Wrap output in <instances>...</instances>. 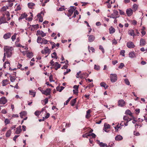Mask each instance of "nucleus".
<instances>
[{"instance_id": "34", "label": "nucleus", "mask_w": 147, "mask_h": 147, "mask_svg": "<svg viewBox=\"0 0 147 147\" xmlns=\"http://www.w3.org/2000/svg\"><path fill=\"white\" fill-rule=\"evenodd\" d=\"M138 8V6L136 4H134L132 6V8L134 9V10L136 11Z\"/></svg>"}, {"instance_id": "9", "label": "nucleus", "mask_w": 147, "mask_h": 147, "mask_svg": "<svg viewBox=\"0 0 147 147\" xmlns=\"http://www.w3.org/2000/svg\"><path fill=\"white\" fill-rule=\"evenodd\" d=\"M41 14H42L43 15H44V13L42 12H41L40 13H38L37 15V16L39 18V22H42L43 21V19L41 16Z\"/></svg>"}, {"instance_id": "4", "label": "nucleus", "mask_w": 147, "mask_h": 147, "mask_svg": "<svg viewBox=\"0 0 147 147\" xmlns=\"http://www.w3.org/2000/svg\"><path fill=\"white\" fill-rule=\"evenodd\" d=\"M51 89L47 88L45 90L42 91V94L45 95L46 96L50 95L51 94Z\"/></svg>"}, {"instance_id": "55", "label": "nucleus", "mask_w": 147, "mask_h": 147, "mask_svg": "<svg viewBox=\"0 0 147 147\" xmlns=\"http://www.w3.org/2000/svg\"><path fill=\"white\" fill-rule=\"evenodd\" d=\"M78 12L77 10H76L74 13V15L72 17V18H75L76 15H77L78 14Z\"/></svg>"}, {"instance_id": "5", "label": "nucleus", "mask_w": 147, "mask_h": 147, "mask_svg": "<svg viewBox=\"0 0 147 147\" xmlns=\"http://www.w3.org/2000/svg\"><path fill=\"white\" fill-rule=\"evenodd\" d=\"M126 13L128 16H130L133 13V10L131 8H128L126 11Z\"/></svg>"}, {"instance_id": "10", "label": "nucleus", "mask_w": 147, "mask_h": 147, "mask_svg": "<svg viewBox=\"0 0 147 147\" xmlns=\"http://www.w3.org/2000/svg\"><path fill=\"white\" fill-rule=\"evenodd\" d=\"M87 36H88V41L90 42H93L95 39V37L93 35H88Z\"/></svg>"}, {"instance_id": "21", "label": "nucleus", "mask_w": 147, "mask_h": 147, "mask_svg": "<svg viewBox=\"0 0 147 147\" xmlns=\"http://www.w3.org/2000/svg\"><path fill=\"white\" fill-rule=\"evenodd\" d=\"M91 112V111L90 109L88 110L86 112V118L88 119L90 117V113Z\"/></svg>"}, {"instance_id": "56", "label": "nucleus", "mask_w": 147, "mask_h": 147, "mask_svg": "<svg viewBox=\"0 0 147 147\" xmlns=\"http://www.w3.org/2000/svg\"><path fill=\"white\" fill-rule=\"evenodd\" d=\"M42 40L43 41V44H46L47 43L48 41L47 40L45 39L44 38H43L42 39Z\"/></svg>"}, {"instance_id": "29", "label": "nucleus", "mask_w": 147, "mask_h": 147, "mask_svg": "<svg viewBox=\"0 0 147 147\" xmlns=\"http://www.w3.org/2000/svg\"><path fill=\"white\" fill-rule=\"evenodd\" d=\"M27 56L28 58H30L33 56V54L32 52H28L27 53Z\"/></svg>"}, {"instance_id": "42", "label": "nucleus", "mask_w": 147, "mask_h": 147, "mask_svg": "<svg viewBox=\"0 0 147 147\" xmlns=\"http://www.w3.org/2000/svg\"><path fill=\"white\" fill-rule=\"evenodd\" d=\"M17 34L16 33H15L14 35L12 36L11 39L13 41H14V40L16 39Z\"/></svg>"}, {"instance_id": "46", "label": "nucleus", "mask_w": 147, "mask_h": 147, "mask_svg": "<svg viewBox=\"0 0 147 147\" xmlns=\"http://www.w3.org/2000/svg\"><path fill=\"white\" fill-rule=\"evenodd\" d=\"M4 16L1 18H0V24H1L2 23H5V22H4V20L5 19L4 18Z\"/></svg>"}, {"instance_id": "19", "label": "nucleus", "mask_w": 147, "mask_h": 147, "mask_svg": "<svg viewBox=\"0 0 147 147\" xmlns=\"http://www.w3.org/2000/svg\"><path fill=\"white\" fill-rule=\"evenodd\" d=\"M15 0H7V2L8 3V6L9 7H11L13 5V2Z\"/></svg>"}, {"instance_id": "23", "label": "nucleus", "mask_w": 147, "mask_h": 147, "mask_svg": "<svg viewBox=\"0 0 147 147\" xmlns=\"http://www.w3.org/2000/svg\"><path fill=\"white\" fill-rule=\"evenodd\" d=\"M45 53L46 54L48 53L49 54L50 53L51 51L48 48V47H45L44 49Z\"/></svg>"}, {"instance_id": "49", "label": "nucleus", "mask_w": 147, "mask_h": 147, "mask_svg": "<svg viewBox=\"0 0 147 147\" xmlns=\"http://www.w3.org/2000/svg\"><path fill=\"white\" fill-rule=\"evenodd\" d=\"M4 122H5V124L6 125H7V124H8L10 123V121L8 119H5Z\"/></svg>"}, {"instance_id": "61", "label": "nucleus", "mask_w": 147, "mask_h": 147, "mask_svg": "<svg viewBox=\"0 0 147 147\" xmlns=\"http://www.w3.org/2000/svg\"><path fill=\"white\" fill-rule=\"evenodd\" d=\"M112 44H113L114 45H116L117 43V40L115 39H114L113 40H112Z\"/></svg>"}, {"instance_id": "15", "label": "nucleus", "mask_w": 147, "mask_h": 147, "mask_svg": "<svg viewBox=\"0 0 147 147\" xmlns=\"http://www.w3.org/2000/svg\"><path fill=\"white\" fill-rule=\"evenodd\" d=\"M21 127L20 125L18 127H17L16 129V131L15 132V134H20L22 131L21 129Z\"/></svg>"}, {"instance_id": "48", "label": "nucleus", "mask_w": 147, "mask_h": 147, "mask_svg": "<svg viewBox=\"0 0 147 147\" xmlns=\"http://www.w3.org/2000/svg\"><path fill=\"white\" fill-rule=\"evenodd\" d=\"M42 38L38 36L37 38V42L38 43H39L42 40Z\"/></svg>"}, {"instance_id": "40", "label": "nucleus", "mask_w": 147, "mask_h": 147, "mask_svg": "<svg viewBox=\"0 0 147 147\" xmlns=\"http://www.w3.org/2000/svg\"><path fill=\"white\" fill-rule=\"evenodd\" d=\"M30 94L31 95H33V97H34L35 96L36 92H33L32 90H29Z\"/></svg>"}, {"instance_id": "37", "label": "nucleus", "mask_w": 147, "mask_h": 147, "mask_svg": "<svg viewBox=\"0 0 147 147\" xmlns=\"http://www.w3.org/2000/svg\"><path fill=\"white\" fill-rule=\"evenodd\" d=\"M55 66H57V68H55V69L56 70H57L59 68L61 67V65L60 64H59L57 62H56L55 63Z\"/></svg>"}, {"instance_id": "60", "label": "nucleus", "mask_w": 147, "mask_h": 147, "mask_svg": "<svg viewBox=\"0 0 147 147\" xmlns=\"http://www.w3.org/2000/svg\"><path fill=\"white\" fill-rule=\"evenodd\" d=\"M89 135H90V136H92L93 138H95L96 136L95 134L93 133H92L91 134H89Z\"/></svg>"}, {"instance_id": "6", "label": "nucleus", "mask_w": 147, "mask_h": 147, "mask_svg": "<svg viewBox=\"0 0 147 147\" xmlns=\"http://www.w3.org/2000/svg\"><path fill=\"white\" fill-rule=\"evenodd\" d=\"M127 46L129 48H133L135 47V45L132 42H129L127 44Z\"/></svg>"}, {"instance_id": "14", "label": "nucleus", "mask_w": 147, "mask_h": 147, "mask_svg": "<svg viewBox=\"0 0 147 147\" xmlns=\"http://www.w3.org/2000/svg\"><path fill=\"white\" fill-rule=\"evenodd\" d=\"M9 80L7 79H4L2 80V85L3 86H5L9 84Z\"/></svg>"}, {"instance_id": "53", "label": "nucleus", "mask_w": 147, "mask_h": 147, "mask_svg": "<svg viewBox=\"0 0 147 147\" xmlns=\"http://www.w3.org/2000/svg\"><path fill=\"white\" fill-rule=\"evenodd\" d=\"M124 66V64L123 63H121L118 67V68L119 69H122Z\"/></svg>"}, {"instance_id": "50", "label": "nucleus", "mask_w": 147, "mask_h": 147, "mask_svg": "<svg viewBox=\"0 0 147 147\" xmlns=\"http://www.w3.org/2000/svg\"><path fill=\"white\" fill-rule=\"evenodd\" d=\"M125 82V84L128 85H129L130 84V82L126 78L124 80Z\"/></svg>"}, {"instance_id": "63", "label": "nucleus", "mask_w": 147, "mask_h": 147, "mask_svg": "<svg viewBox=\"0 0 147 147\" xmlns=\"http://www.w3.org/2000/svg\"><path fill=\"white\" fill-rule=\"evenodd\" d=\"M49 0H46V1H45V2L44 3H42V4H41V5L43 6H44L45 5V3H47V2H49Z\"/></svg>"}, {"instance_id": "51", "label": "nucleus", "mask_w": 147, "mask_h": 147, "mask_svg": "<svg viewBox=\"0 0 147 147\" xmlns=\"http://www.w3.org/2000/svg\"><path fill=\"white\" fill-rule=\"evenodd\" d=\"M99 49H100L101 50L103 53H105L104 49L102 46L100 45L99 46Z\"/></svg>"}, {"instance_id": "3", "label": "nucleus", "mask_w": 147, "mask_h": 147, "mask_svg": "<svg viewBox=\"0 0 147 147\" xmlns=\"http://www.w3.org/2000/svg\"><path fill=\"white\" fill-rule=\"evenodd\" d=\"M110 80L111 82H116L117 79V75L116 74H111L110 75Z\"/></svg>"}, {"instance_id": "13", "label": "nucleus", "mask_w": 147, "mask_h": 147, "mask_svg": "<svg viewBox=\"0 0 147 147\" xmlns=\"http://www.w3.org/2000/svg\"><path fill=\"white\" fill-rule=\"evenodd\" d=\"M129 57L131 58H133L136 57V55L134 51H131L129 53Z\"/></svg>"}, {"instance_id": "33", "label": "nucleus", "mask_w": 147, "mask_h": 147, "mask_svg": "<svg viewBox=\"0 0 147 147\" xmlns=\"http://www.w3.org/2000/svg\"><path fill=\"white\" fill-rule=\"evenodd\" d=\"M11 134V130H9L6 132V133L5 134V136L6 137H9L10 136Z\"/></svg>"}, {"instance_id": "25", "label": "nucleus", "mask_w": 147, "mask_h": 147, "mask_svg": "<svg viewBox=\"0 0 147 147\" xmlns=\"http://www.w3.org/2000/svg\"><path fill=\"white\" fill-rule=\"evenodd\" d=\"M15 6H17V7L15 9V11H17L21 9V7L19 4H18V3H16Z\"/></svg>"}, {"instance_id": "22", "label": "nucleus", "mask_w": 147, "mask_h": 147, "mask_svg": "<svg viewBox=\"0 0 147 147\" xmlns=\"http://www.w3.org/2000/svg\"><path fill=\"white\" fill-rule=\"evenodd\" d=\"M128 34L129 35L131 36H133V37H134L135 36V34L134 33V31L133 30H129L128 31Z\"/></svg>"}, {"instance_id": "16", "label": "nucleus", "mask_w": 147, "mask_h": 147, "mask_svg": "<svg viewBox=\"0 0 147 147\" xmlns=\"http://www.w3.org/2000/svg\"><path fill=\"white\" fill-rule=\"evenodd\" d=\"M125 114L127 115H129V116L131 117H134L132 115V113L129 110L127 109L125 111Z\"/></svg>"}, {"instance_id": "12", "label": "nucleus", "mask_w": 147, "mask_h": 147, "mask_svg": "<svg viewBox=\"0 0 147 147\" xmlns=\"http://www.w3.org/2000/svg\"><path fill=\"white\" fill-rule=\"evenodd\" d=\"M11 36V34L9 32L5 34L3 36V38L5 39L9 38Z\"/></svg>"}, {"instance_id": "31", "label": "nucleus", "mask_w": 147, "mask_h": 147, "mask_svg": "<svg viewBox=\"0 0 147 147\" xmlns=\"http://www.w3.org/2000/svg\"><path fill=\"white\" fill-rule=\"evenodd\" d=\"M75 9L74 7H72L69 9L68 10L69 13L71 15H72L73 13V12L74 11Z\"/></svg>"}, {"instance_id": "59", "label": "nucleus", "mask_w": 147, "mask_h": 147, "mask_svg": "<svg viewBox=\"0 0 147 147\" xmlns=\"http://www.w3.org/2000/svg\"><path fill=\"white\" fill-rule=\"evenodd\" d=\"M34 114L38 116L40 115V113L39 111H36L34 113Z\"/></svg>"}, {"instance_id": "43", "label": "nucleus", "mask_w": 147, "mask_h": 147, "mask_svg": "<svg viewBox=\"0 0 147 147\" xmlns=\"http://www.w3.org/2000/svg\"><path fill=\"white\" fill-rule=\"evenodd\" d=\"M9 77L11 82H13L16 79L15 77L14 76H10Z\"/></svg>"}, {"instance_id": "24", "label": "nucleus", "mask_w": 147, "mask_h": 147, "mask_svg": "<svg viewBox=\"0 0 147 147\" xmlns=\"http://www.w3.org/2000/svg\"><path fill=\"white\" fill-rule=\"evenodd\" d=\"M81 73V71H80L77 74L76 77L77 78H82L84 76H83L82 74H80V76H79V74H80Z\"/></svg>"}, {"instance_id": "45", "label": "nucleus", "mask_w": 147, "mask_h": 147, "mask_svg": "<svg viewBox=\"0 0 147 147\" xmlns=\"http://www.w3.org/2000/svg\"><path fill=\"white\" fill-rule=\"evenodd\" d=\"M110 125L109 124H106V123H105L104 124V128L108 129L110 128Z\"/></svg>"}, {"instance_id": "52", "label": "nucleus", "mask_w": 147, "mask_h": 147, "mask_svg": "<svg viewBox=\"0 0 147 147\" xmlns=\"http://www.w3.org/2000/svg\"><path fill=\"white\" fill-rule=\"evenodd\" d=\"M115 129L116 130V131H118L119 129H121V127L120 126H119V124H118L117 125L116 127H115Z\"/></svg>"}, {"instance_id": "2", "label": "nucleus", "mask_w": 147, "mask_h": 147, "mask_svg": "<svg viewBox=\"0 0 147 147\" xmlns=\"http://www.w3.org/2000/svg\"><path fill=\"white\" fill-rule=\"evenodd\" d=\"M132 117H129L128 115L124 116L123 117V119L124 120L126 121V123H124V125L125 126H127L128 125V122L132 120Z\"/></svg>"}, {"instance_id": "8", "label": "nucleus", "mask_w": 147, "mask_h": 147, "mask_svg": "<svg viewBox=\"0 0 147 147\" xmlns=\"http://www.w3.org/2000/svg\"><path fill=\"white\" fill-rule=\"evenodd\" d=\"M36 35H41L42 37H44L46 36V33H44L42 31L38 30L37 32Z\"/></svg>"}, {"instance_id": "64", "label": "nucleus", "mask_w": 147, "mask_h": 147, "mask_svg": "<svg viewBox=\"0 0 147 147\" xmlns=\"http://www.w3.org/2000/svg\"><path fill=\"white\" fill-rule=\"evenodd\" d=\"M49 79V80L51 82L54 81L53 80V76L52 75H51L50 76Z\"/></svg>"}, {"instance_id": "44", "label": "nucleus", "mask_w": 147, "mask_h": 147, "mask_svg": "<svg viewBox=\"0 0 147 147\" xmlns=\"http://www.w3.org/2000/svg\"><path fill=\"white\" fill-rule=\"evenodd\" d=\"M119 17V16H115V15L113 13L111 14V16H110V17L111 18H113L116 19Z\"/></svg>"}, {"instance_id": "28", "label": "nucleus", "mask_w": 147, "mask_h": 147, "mask_svg": "<svg viewBox=\"0 0 147 147\" xmlns=\"http://www.w3.org/2000/svg\"><path fill=\"white\" fill-rule=\"evenodd\" d=\"M109 33L110 34H113L115 32V30L113 27H111L109 29Z\"/></svg>"}, {"instance_id": "41", "label": "nucleus", "mask_w": 147, "mask_h": 147, "mask_svg": "<svg viewBox=\"0 0 147 147\" xmlns=\"http://www.w3.org/2000/svg\"><path fill=\"white\" fill-rule=\"evenodd\" d=\"M94 69L96 70H99L100 69V67L99 65H94Z\"/></svg>"}, {"instance_id": "1", "label": "nucleus", "mask_w": 147, "mask_h": 147, "mask_svg": "<svg viewBox=\"0 0 147 147\" xmlns=\"http://www.w3.org/2000/svg\"><path fill=\"white\" fill-rule=\"evenodd\" d=\"M5 53L4 54L6 55L7 57L9 58L11 57L12 55V51L13 50L12 47L7 46L5 47L4 48Z\"/></svg>"}, {"instance_id": "27", "label": "nucleus", "mask_w": 147, "mask_h": 147, "mask_svg": "<svg viewBox=\"0 0 147 147\" xmlns=\"http://www.w3.org/2000/svg\"><path fill=\"white\" fill-rule=\"evenodd\" d=\"M145 28L144 26H143L141 29V33L143 36L145 35L146 34V32L145 31Z\"/></svg>"}, {"instance_id": "18", "label": "nucleus", "mask_w": 147, "mask_h": 147, "mask_svg": "<svg viewBox=\"0 0 147 147\" xmlns=\"http://www.w3.org/2000/svg\"><path fill=\"white\" fill-rule=\"evenodd\" d=\"M146 44V41L143 38L141 39L140 41V45L141 46H144Z\"/></svg>"}, {"instance_id": "30", "label": "nucleus", "mask_w": 147, "mask_h": 147, "mask_svg": "<svg viewBox=\"0 0 147 147\" xmlns=\"http://www.w3.org/2000/svg\"><path fill=\"white\" fill-rule=\"evenodd\" d=\"M100 84L101 86L104 87L105 89H107L108 88V86L106 85V84L104 82H101Z\"/></svg>"}, {"instance_id": "7", "label": "nucleus", "mask_w": 147, "mask_h": 147, "mask_svg": "<svg viewBox=\"0 0 147 147\" xmlns=\"http://www.w3.org/2000/svg\"><path fill=\"white\" fill-rule=\"evenodd\" d=\"M7 102V100L5 97H2L0 98V104H5Z\"/></svg>"}, {"instance_id": "54", "label": "nucleus", "mask_w": 147, "mask_h": 147, "mask_svg": "<svg viewBox=\"0 0 147 147\" xmlns=\"http://www.w3.org/2000/svg\"><path fill=\"white\" fill-rule=\"evenodd\" d=\"M113 13L115 15V16H118V12L117 10H113Z\"/></svg>"}, {"instance_id": "58", "label": "nucleus", "mask_w": 147, "mask_h": 147, "mask_svg": "<svg viewBox=\"0 0 147 147\" xmlns=\"http://www.w3.org/2000/svg\"><path fill=\"white\" fill-rule=\"evenodd\" d=\"M89 136H90V135H89V134H85L82 135V137L84 138L86 137L88 138Z\"/></svg>"}, {"instance_id": "11", "label": "nucleus", "mask_w": 147, "mask_h": 147, "mask_svg": "<svg viewBox=\"0 0 147 147\" xmlns=\"http://www.w3.org/2000/svg\"><path fill=\"white\" fill-rule=\"evenodd\" d=\"M125 102L123 100H119L118 101V105L119 106L122 107L125 105Z\"/></svg>"}, {"instance_id": "35", "label": "nucleus", "mask_w": 147, "mask_h": 147, "mask_svg": "<svg viewBox=\"0 0 147 147\" xmlns=\"http://www.w3.org/2000/svg\"><path fill=\"white\" fill-rule=\"evenodd\" d=\"M64 88V87L61 86L60 87V88L59 87H57L56 88L57 90V91L61 92Z\"/></svg>"}, {"instance_id": "57", "label": "nucleus", "mask_w": 147, "mask_h": 147, "mask_svg": "<svg viewBox=\"0 0 147 147\" xmlns=\"http://www.w3.org/2000/svg\"><path fill=\"white\" fill-rule=\"evenodd\" d=\"M72 97H70L66 101V102L64 103V105H67Z\"/></svg>"}, {"instance_id": "38", "label": "nucleus", "mask_w": 147, "mask_h": 147, "mask_svg": "<svg viewBox=\"0 0 147 147\" xmlns=\"http://www.w3.org/2000/svg\"><path fill=\"white\" fill-rule=\"evenodd\" d=\"M28 6L29 8H32V7L35 5L34 4L32 3H28Z\"/></svg>"}, {"instance_id": "17", "label": "nucleus", "mask_w": 147, "mask_h": 147, "mask_svg": "<svg viewBox=\"0 0 147 147\" xmlns=\"http://www.w3.org/2000/svg\"><path fill=\"white\" fill-rule=\"evenodd\" d=\"M123 139V137L120 135L117 136L115 138V140L116 141H120Z\"/></svg>"}, {"instance_id": "32", "label": "nucleus", "mask_w": 147, "mask_h": 147, "mask_svg": "<svg viewBox=\"0 0 147 147\" xmlns=\"http://www.w3.org/2000/svg\"><path fill=\"white\" fill-rule=\"evenodd\" d=\"M51 57L52 58H54L56 59H57V53L56 52H54L51 54Z\"/></svg>"}, {"instance_id": "26", "label": "nucleus", "mask_w": 147, "mask_h": 147, "mask_svg": "<svg viewBox=\"0 0 147 147\" xmlns=\"http://www.w3.org/2000/svg\"><path fill=\"white\" fill-rule=\"evenodd\" d=\"M77 98H76L72 100L70 102V104L71 106H74L75 104Z\"/></svg>"}, {"instance_id": "47", "label": "nucleus", "mask_w": 147, "mask_h": 147, "mask_svg": "<svg viewBox=\"0 0 147 147\" xmlns=\"http://www.w3.org/2000/svg\"><path fill=\"white\" fill-rule=\"evenodd\" d=\"M125 51L124 50H122L121 51L120 54L123 57L125 56Z\"/></svg>"}, {"instance_id": "39", "label": "nucleus", "mask_w": 147, "mask_h": 147, "mask_svg": "<svg viewBox=\"0 0 147 147\" xmlns=\"http://www.w3.org/2000/svg\"><path fill=\"white\" fill-rule=\"evenodd\" d=\"M8 8V6H4L1 9V12L5 11Z\"/></svg>"}, {"instance_id": "62", "label": "nucleus", "mask_w": 147, "mask_h": 147, "mask_svg": "<svg viewBox=\"0 0 147 147\" xmlns=\"http://www.w3.org/2000/svg\"><path fill=\"white\" fill-rule=\"evenodd\" d=\"M9 64H10V63H9V62L8 61H6L5 63H4V68H6V65H8V66H9Z\"/></svg>"}, {"instance_id": "36", "label": "nucleus", "mask_w": 147, "mask_h": 147, "mask_svg": "<svg viewBox=\"0 0 147 147\" xmlns=\"http://www.w3.org/2000/svg\"><path fill=\"white\" fill-rule=\"evenodd\" d=\"M20 114L21 118H22L23 116L25 115H26V113L25 111H23L20 113Z\"/></svg>"}, {"instance_id": "20", "label": "nucleus", "mask_w": 147, "mask_h": 147, "mask_svg": "<svg viewBox=\"0 0 147 147\" xmlns=\"http://www.w3.org/2000/svg\"><path fill=\"white\" fill-rule=\"evenodd\" d=\"M27 16V15L26 13H24L21 15V16L19 17V20H21L23 18H25Z\"/></svg>"}]
</instances>
